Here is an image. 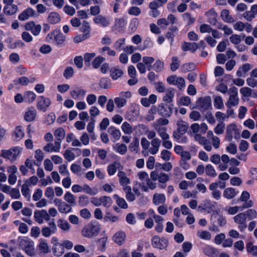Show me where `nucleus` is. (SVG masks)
<instances>
[{
  "label": "nucleus",
  "instance_id": "obj_1",
  "mask_svg": "<svg viewBox=\"0 0 257 257\" xmlns=\"http://www.w3.org/2000/svg\"><path fill=\"white\" fill-rule=\"evenodd\" d=\"M22 151V149L19 147H15L10 150H3L0 156L13 162L16 160Z\"/></svg>",
  "mask_w": 257,
  "mask_h": 257
},
{
  "label": "nucleus",
  "instance_id": "obj_2",
  "mask_svg": "<svg viewBox=\"0 0 257 257\" xmlns=\"http://www.w3.org/2000/svg\"><path fill=\"white\" fill-rule=\"evenodd\" d=\"M99 231L98 226L91 223L85 225L81 230L82 236L86 238H92L97 235Z\"/></svg>",
  "mask_w": 257,
  "mask_h": 257
},
{
  "label": "nucleus",
  "instance_id": "obj_3",
  "mask_svg": "<svg viewBox=\"0 0 257 257\" xmlns=\"http://www.w3.org/2000/svg\"><path fill=\"white\" fill-rule=\"evenodd\" d=\"M20 245L28 255L31 256L35 255L34 242L33 241L28 239H22L20 241Z\"/></svg>",
  "mask_w": 257,
  "mask_h": 257
},
{
  "label": "nucleus",
  "instance_id": "obj_4",
  "mask_svg": "<svg viewBox=\"0 0 257 257\" xmlns=\"http://www.w3.org/2000/svg\"><path fill=\"white\" fill-rule=\"evenodd\" d=\"M229 98L225 104L226 106L230 108L238 104L239 98L237 97V89L235 87H232L229 90Z\"/></svg>",
  "mask_w": 257,
  "mask_h": 257
},
{
  "label": "nucleus",
  "instance_id": "obj_5",
  "mask_svg": "<svg viewBox=\"0 0 257 257\" xmlns=\"http://www.w3.org/2000/svg\"><path fill=\"white\" fill-rule=\"evenodd\" d=\"M196 107L201 111H205L211 107V99L210 96L199 98L196 103Z\"/></svg>",
  "mask_w": 257,
  "mask_h": 257
},
{
  "label": "nucleus",
  "instance_id": "obj_6",
  "mask_svg": "<svg viewBox=\"0 0 257 257\" xmlns=\"http://www.w3.org/2000/svg\"><path fill=\"white\" fill-rule=\"evenodd\" d=\"M57 230V228L54 219H52L48 223V226L42 228L41 232L44 237H49L51 234L55 233Z\"/></svg>",
  "mask_w": 257,
  "mask_h": 257
},
{
  "label": "nucleus",
  "instance_id": "obj_7",
  "mask_svg": "<svg viewBox=\"0 0 257 257\" xmlns=\"http://www.w3.org/2000/svg\"><path fill=\"white\" fill-rule=\"evenodd\" d=\"M233 220L238 224V228L240 231H243L247 227L246 217L244 213L241 212L233 217Z\"/></svg>",
  "mask_w": 257,
  "mask_h": 257
},
{
  "label": "nucleus",
  "instance_id": "obj_8",
  "mask_svg": "<svg viewBox=\"0 0 257 257\" xmlns=\"http://www.w3.org/2000/svg\"><path fill=\"white\" fill-rule=\"evenodd\" d=\"M34 217L35 221L39 224H42L44 222V220L47 221L50 220L49 214L44 209L35 211Z\"/></svg>",
  "mask_w": 257,
  "mask_h": 257
},
{
  "label": "nucleus",
  "instance_id": "obj_9",
  "mask_svg": "<svg viewBox=\"0 0 257 257\" xmlns=\"http://www.w3.org/2000/svg\"><path fill=\"white\" fill-rule=\"evenodd\" d=\"M168 241L164 237L160 238L158 236H154L152 239V244L155 248L163 249L168 246Z\"/></svg>",
  "mask_w": 257,
  "mask_h": 257
},
{
  "label": "nucleus",
  "instance_id": "obj_10",
  "mask_svg": "<svg viewBox=\"0 0 257 257\" xmlns=\"http://www.w3.org/2000/svg\"><path fill=\"white\" fill-rule=\"evenodd\" d=\"M150 177L153 181L158 180L160 183H165L169 179V176L163 172H159L158 170H155L151 173Z\"/></svg>",
  "mask_w": 257,
  "mask_h": 257
},
{
  "label": "nucleus",
  "instance_id": "obj_11",
  "mask_svg": "<svg viewBox=\"0 0 257 257\" xmlns=\"http://www.w3.org/2000/svg\"><path fill=\"white\" fill-rule=\"evenodd\" d=\"M173 108L168 104H161L158 105L157 111L162 116L169 117L172 113Z\"/></svg>",
  "mask_w": 257,
  "mask_h": 257
},
{
  "label": "nucleus",
  "instance_id": "obj_12",
  "mask_svg": "<svg viewBox=\"0 0 257 257\" xmlns=\"http://www.w3.org/2000/svg\"><path fill=\"white\" fill-rule=\"evenodd\" d=\"M51 104V100L44 96H41L37 105V108L40 110L45 111L47 107Z\"/></svg>",
  "mask_w": 257,
  "mask_h": 257
},
{
  "label": "nucleus",
  "instance_id": "obj_13",
  "mask_svg": "<svg viewBox=\"0 0 257 257\" xmlns=\"http://www.w3.org/2000/svg\"><path fill=\"white\" fill-rule=\"evenodd\" d=\"M61 144L58 142H55L54 145L53 143H49L44 146L43 150L46 152H60Z\"/></svg>",
  "mask_w": 257,
  "mask_h": 257
},
{
  "label": "nucleus",
  "instance_id": "obj_14",
  "mask_svg": "<svg viewBox=\"0 0 257 257\" xmlns=\"http://www.w3.org/2000/svg\"><path fill=\"white\" fill-rule=\"evenodd\" d=\"M126 237L124 232L119 231L116 232L112 236L113 241L118 245H121L124 243Z\"/></svg>",
  "mask_w": 257,
  "mask_h": 257
},
{
  "label": "nucleus",
  "instance_id": "obj_15",
  "mask_svg": "<svg viewBox=\"0 0 257 257\" xmlns=\"http://www.w3.org/2000/svg\"><path fill=\"white\" fill-rule=\"evenodd\" d=\"M35 15V11L32 8H29L23 11L19 16L18 19L20 21H24L28 20L30 17Z\"/></svg>",
  "mask_w": 257,
  "mask_h": 257
},
{
  "label": "nucleus",
  "instance_id": "obj_16",
  "mask_svg": "<svg viewBox=\"0 0 257 257\" xmlns=\"http://www.w3.org/2000/svg\"><path fill=\"white\" fill-rule=\"evenodd\" d=\"M161 141L159 138H156L152 140L151 142L152 148L150 149L149 152L152 155H155L157 154L161 146Z\"/></svg>",
  "mask_w": 257,
  "mask_h": 257
},
{
  "label": "nucleus",
  "instance_id": "obj_17",
  "mask_svg": "<svg viewBox=\"0 0 257 257\" xmlns=\"http://www.w3.org/2000/svg\"><path fill=\"white\" fill-rule=\"evenodd\" d=\"M117 176L119 178V182L122 186V187L128 186V184H130L131 181L124 172L119 171L118 172Z\"/></svg>",
  "mask_w": 257,
  "mask_h": 257
},
{
  "label": "nucleus",
  "instance_id": "obj_18",
  "mask_svg": "<svg viewBox=\"0 0 257 257\" xmlns=\"http://www.w3.org/2000/svg\"><path fill=\"white\" fill-rule=\"evenodd\" d=\"M123 74V71L118 67H113L110 69V77L114 80L120 78Z\"/></svg>",
  "mask_w": 257,
  "mask_h": 257
},
{
  "label": "nucleus",
  "instance_id": "obj_19",
  "mask_svg": "<svg viewBox=\"0 0 257 257\" xmlns=\"http://www.w3.org/2000/svg\"><path fill=\"white\" fill-rule=\"evenodd\" d=\"M237 130L236 128V126L235 124H232L229 125L226 128V139L228 141H230L233 138V133H234L235 134H237L238 135V133L237 132Z\"/></svg>",
  "mask_w": 257,
  "mask_h": 257
},
{
  "label": "nucleus",
  "instance_id": "obj_20",
  "mask_svg": "<svg viewBox=\"0 0 257 257\" xmlns=\"http://www.w3.org/2000/svg\"><path fill=\"white\" fill-rule=\"evenodd\" d=\"M238 191L232 187L226 188L223 191V196L227 199H231L234 198L238 194Z\"/></svg>",
  "mask_w": 257,
  "mask_h": 257
},
{
  "label": "nucleus",
  "instance_id": "obj_21",
  "mask_svg": "<svg viewBox=\"0 0 257 257\" xmlns=\"http://www.w3.org/2000/svg\"><path fill=\"white\" fill-rule=\"evenodd\" d=\"M18 11V6L12 4L9 6H5L4 8V13L8 16H12L15 14Z\"/></svg>",
  "mask_w": 257,
  "mask_h": 257
},
{
  "label": "nucleus",
  "instance_id": "obj_22",
  "mask_svg": "<svg viewBox=\"0 0 257 257\" xmlns=\"http://www.w3.org/2000/svg\"><path fill=\"white\" fill-rule=\"evenodd\" d=\"M153 201L156 205L163 204L165 203L166 197L163 194L156 193L154 194Z\"/></svg>",
  "mask_w": 257,
  "mask_h": 257
},
{
  "label": "nucleus",
  "instance_id": "obj_23",
  "mask_svg": "<svg viewBox=\"0 0 257 257\" xmlns=\"http://www.w3.org/2000/svg\"><path fill=\"white\" fill-rule=\"evenodd\" d=\"M61 20V17L59 14L56 12H51L49 14L47 21L51 24H55Z\"/></svg>",
  "mask_w": 257,
  "mask_h": 257
},
{
  "label": "nucleus",
  "instance_id": "obj_24",
  "mask_svg": "<svg viewBox=\"0 0 257 257\" xmlns=\"http://www.w3.org/2000/svg\"><path fill=\"white\" fill-rule=\"evenodd\" d=\"M54 254L56 256H61L64 252V248L60 243H54L53 246Z\"/></svg>",
  "mask_w": 257,
  "mask_h": 257
},
{
  "label": "nucleus",
  "instance_id": "obj_25",
  "mask_svg": "<svg viewBox=\"0 0 257 257\" xmlns=\"http://www.w3.org/2000/svg\"><path fill=\"white\" fill-rule=\"evenodd\" d=\"M37 112L34 108L30 109L24 114V119L27 121H33L36 116Z\"/></svg>",
  "mask_w": 257,
  "mask_h": 257
},
{
  "label": "nucleus",
  "instance_id": "obj_26",
  "mask_svg": "<svg viewBox=\"0 0 257 257\" xmlns=\"http://www.w3.org/2000/svg\"><path fill=\"white\" fill-rule=\"evenodd\" d=\"M54 135L56 138L55 142H58L61 144V141L65 136V130L62 127L58 128L55 131Z\"/></svg>",
  "mask_w": 257,
  "mask_h": 257
},
{
  "label": "nucleus",
  "instance_id": "obj_27",
  "mask_svg": "<svg viewBox=\"0 0 257 257\" xmlns=\"http://www.w3.org/2000/svg\"><path fill=\"white\" fill-rule=\"evenodd\" d=\"M24 136V132L21 126H18L13 135V138L16 141H19Z\"/></svg>",
  "mask_w": 257,
  "mask_h": 257
},
{
  "label": "nucleus",
  "instance_id": "obj_28",
  "mask_svg": "<svg viewBox=\"0 0 257 257\" xmlns=\"http://www.w3.org/2000/svg\"><path fill=\"white\" fill-rule=\"evenodd\" d=\"M154 126L163 141L168 140L170 138L169 134L166 133V128L163 127L161 128L158 127V124H154Z\"/></svg>",
  "mask_w": 257,
  "mask_h": 257
},
{
  "label": "nucleus",
  "instance_id": "obj_29",
  "mask_svg": "<svg viewBox=\"0 0 257 257\" xmlns=\"http://www.w3.org/2000/svg\"><path fill=\"white\" fill-rule=\"evenodd\" d=\"M220 16L225 22L233 23L234 21L233 18L229 15V11L228 10H223L221 12Z\"/></svg>",
  "mask_w": 257,
  "mask_h": 257
},
{
  "label": "nucleus",
  "instance_id": "obj_30",
  "mask_svg": "<svg viewBox=\"0 0 257 257\" xmlns=\"http://www.w3.org/2000/svg\"><path fill=\"white\" fill-rule=\"evenodd\" d=\"M198 48V44L196 43L184 42L182 45V49L184 51L190 50L194 52Z\"/></svg>",
  "mask_w": 257,
  "mask_h": 257
},
{
  "label": "nucleus",
  "instance_id": "obj_31",
  "mask_svg": "<svg viewBox=\"0 0 257 257\" xmlns=\"http://www.w3.org/2000/svg\"><path fill=\"white\" fill-rule=\"evenodd\" d=\"M122 189L125 193V197L128 201L132 202L135 200L136 197L132 192L131 186L123 187H122Z\"/></svg>",
  "mask_w": 257,
  "mask_h": 257
},
{
  "label": "nucleus",
  "instance_id": "obj_32",
  "mask_svg": "<svg viewBox=\"0 0 257 257\" xmlns=\"http://www.w3.org/2000/svg\"><path fill=\"white\" fill-rule=\"evenodd\" d=\"M65 41V37L63 34L60 33L59 31L56 30V33L54 37V42L58 46H61L63 44Z\"/></svg>",
  "mask_w": 257,
  "mask_h": 257
},
{
  "label": "nucleus",
  "instance_id": "obj_33",
  "mask_svg": "<svg viewBox=\"0 0 257 257\" xmlns=\"http://www.w3.org/2000/svg\"><path fill=\"white\" fill-rule=\"evenodd\" d=\"M58 227L64 231L68 232L70 228V225L68 222L63 219H59L57 221Z\"/></svg>",
  "mask_w": 257,
  "mask_h": 257
},
{
  "label": "nucleus",
  "instance_id": "obj_34",
  "mask_svg": "<svg viewBox=\"0 0 257 257\" xmlns=\"http://www.w3.org/2000/svg\"><path fill=\"white\" fill-rule=\"evenodd\" d=\"M93 21L95 24H100L103 27H107L108 26L109 22L106 18L102 15H98V16L93 18Z\"/></svg>",
  "mask_w": 257,
  "mask_h": 257
},
{
  "label": "nucleus",
  "instance_id": "obj_35",
  "mask_svg": "<svg viewBox=\"0 0 257 257\" xmlns=\"http://www.w3.org/2000/svg\"><path fill=\"white\" fill-rule=\"evenodd\" d=\"M90 29L89 23L86 21H83L80 28V31L83 33V34L86 35V36L89 38L90 36Z\"/></svg>",
  "mask_w": 257,
  "mask_h": 257
},
{
  "label": "nucleus",
  "instance_id": "obj_36",
  "mask_svg": "<svg viewBox=\"0 0 257 257\" xmlns=\"http://www.w3.org/2000/svg\"><path fill=\"white\" fill-rule=\"evenodd\" d=\"M119 162H115L112 164L109 165L107 167V172L109 175H113L116 172L117 169L120 166Z\"/></svg>",
  "mask_w": 257,
  "mask_h": 257
},
{
  "label": "nucleus",
  "instance_id": "obj_37",
  "mask_svg": "<svg viewBox=\"0 0 257 257\" xmlns=\"http://www.w3.org/2000/svg\"><path fill=\"white\" fill-rule=\"evenodd\" d=\"M216 219L217 224L220 226H222L226 223L225 218L223 215L219 214H213L211 219Z\"/></svg>",
  "mask_w": 257,
  "mask_h": 257
},
{
  "label": "nucleus",
  "instance_id": "obj_38",
  "mask_svg": "<svg viewBox=\"0 0 257 257\" xmlns=\"http://www.w3.org/2000/svg\"><path fill=\"white\" fill-rule=\"evenodd\" d=\"M39 249L41 252L43 253H47L50 251L49 246L46 240H40Z\"/></svg>",
  "mask_w": 257,
  "mask_h": 257
},
{
  "label": "nucleus",
  "instance_id": "obj_39",
  "mask_svg": "<svg viewBox=\"0 0 257 257\" xmlns=\"http://www.w3.org/2000/svg\"><path fill=\"white\" fill-rule=\"evenodd\" d=\"M35 158L36 159L34 163L37 166H40L41 163L44 159V154L40 150H37L35 151Z\"/></svg>",
  "mask_w": 257,
  "mask_h": 257
},
{
  "label": "nucleus",
  "instance_id": "obj_40",
  "mask_svg": "<svg viewBox=\"0 0 257 257\" xmlns=\"http://www.w3.org/2000/svg\"><path fill=\"white\" fill-rule=\"evenodd\" d=\"M177 130L182 133L185 134L188 128V125L186 121L182 120H178L177 122Z\"/></svg>",
  "mask_w": 257,
  "mask_h": 257
},
{
  "label": "nucleus",
  "instance_id": "obj_41",
  "mask_svg": "<svg viewBox=\"0 0 257 257\" xmlns=\"http://www.w3.org/2000/svg\"><path fill=\"white\" fill-rule=\"evenodd\" d=\"M203 252L209 257H217L215 249L210 246L205 247L203 248Z\"/></svg>",
  "mask_w": 257,
  "mask_h": 257
},
{
  "label": "nucleus",
  "instance_id": "obj_42",
  "mask_svg": "<svg viewBox=\"0 0 257 257\" xmlns=\"http://www.w3.org/2000/svg\"><path fill=\"white\" fill-rule=\"evenodd\" d=\"M113 148L121 155H124L127 152V147L124 144H116L113 146Z\"/></svg>",
  "mask_w": 257,
  "mask_h": 257
},
{
  "label": "nucleus",
  "instance_id": "obj_43",
  "mask_svg": "<svg viewBox=\"0 0 257 257\" xmlns=\"http://www.w3.org/2000/svg\"><path fill=\"white\" fill-rule=\"evenodd\" d=\"M108 132L115 140H117L119 139L121 136V133L119 130H117L113 126H110L108 129Z\"/></svg>",
  "mask_w": 257,
  "mask_h": 257
},
{
  "label": "nucleus",
  "instance_id": "obj_44",
  "mask_svg": "<svg viewBox=\"0 0 257 257\" xmlns=\"http://www.w3.org/2000/svg\"><path fill=\"white\" fill-rule=\"evenodd\" d=\"M174 94V89L173 88H169L167 90L166 95L163 97V100L168 103L172 102Z\"/></svg>",
  "mask_w": 257,
  "mask_h": 257
},
{
  "label": "nucleus",
  "instance_id": "obj_45",
  "mask_svg": "<svg viewBox=\"0 0 257 257\" xmlns=\"http://www.w3.org/2000/svg\"><path fill=\"white\" fill-rule=\"evenodd\" d=\"M71 206L65 202L61 203L58 208L59 212L63 213H68L71 211Z\"/></svg>",
  "mask_w": 257,
  "mask_h": 257
},
{
  "label": "nucleus",
  "instance_id": "obj_46",
  "mask_svg": "<svg viewBox=\"0 0 257 257\" xmlns=\"http://www.w3.org/2000/svg\"><path fill=\"white\" fill-rule=\"evenodd\" d=\"M114 198L116 199L117 204L121 208L123 209H126L128 207L127 204L125 200L122 198L119 197L117 195L115 194Z\"/></svg>",
  "mask_w": 257,
  "mask_h": 257
},
{
  "label": "nucleus",
  "instance_id": "obj_47",
  "mask_svg": "<svg viewBox=\"0 0 257 257\" xmlns=\"http://www.w3.org/2000/svg\"><path fill=\"white\" fill-rule=\"evenodd\" d=\"M101 204L105 207H109L112 203V200L110 197L101 196L100 197Z\"/></svg>",
  "mask_w": 257,
  "mask_h": 257
},
{
  "label": "nucleus",
  "instance_id": "obj_48",
  "mask_svg": "<svg viewBox=\"0 0 257 257\" xmlns=\"http://www.w3.org/2000/svg\"><path fill=\"white\" fill-rule=\"evenodd\" d=\"M206 174L211 177H215L217 176V173L213 167L210 164H208L205 167Z\"/></svg>",
  "mask_w": 257,
  "mask_h": 257
},
{
  "label": "nucleus",
  "instance_id": "obj_49",
  "mask_svg": "<svg viewBox=\"0 0 257 257\" xmlns=\"http://www.w3.org/2000/svg\"><path fill=\"white\" fill-rule=\"evenodd\" d=\"M83 191L91 195H95L98 193V190L96 188H91L87 184H84L83 186Z\"/></svg>",
  "mask_w": 257,
  "mask_h": 257
},
{
  "label": "nucleus",
  "instance_id": "obj_50",
  "mask_svg": "<svg viewBox=\"0 0 257 257\" xmlns=\"http://www.w3.org/2000/svg\"><path fill=\"white\" fill-rule=\"evenodd\" d=\"M246 250L253 256H257V246L253 245L252 243L249 242L246 244Z\"/></svg>",
  "mask_w": 257,
  "mask_h": 257
},
{
  "label": "nucleus",
  "instance_id": "obj_51",
  "mask_svg": "<svg viewBox=\"0 0 257 257\" xmlns=\"http://www.w3.org/2000/svg\"><path fill=\"white\" fill-rule=\"evenodd\" d=\"M64 199L68 203L72 205L76 204V198L72 194H71L69 192H67L65 193L64 195Z\"/></svg>",
  "mask_w": 257,
  "mask_h": 257
},
{
  "label": "nucleus",
  "instance_id": "obj_52",
  "mask_svg": "<svg viewBox=\"0 0 257 257\" xmlns=\"http://www.w3.org/2000/svg\"><path fill=\"white\" fill-rule=\"evenodd\" d=\"M107 240V237L105 236L97 240L98 247L99 250L104 251L106 248V243Z\"/></svg>",
  "mask_w": 257,
  "mask_h": 257
},
{
  "label": "nucleus",
  "instance_id": "obj_53",
  "mask_svg": "<svg viewBox=\"0 0 257 257\" xmlns=\"http://www.w3.org/2000/svg\"><path fill=\"white\" fill-rule=\"evenodd\" d=\"M214 106L217 109H222L224 105L222 99L220 96H214Z\"/></svg>",
  "mask_w": 257,
  "mask_h": 257
},
{
  "label": "nucleus",
  "instance_id": "obj_54",
  "mask_svg": "<svg viewBox=\"0 0 257 257\" xmlns=\"http://www.w3.org/2000/svg\"><path fill=\"white\" fill-rule=\"evenodd\" d=\"M196 66L193 63L184 64L182 66V71L183 72H187L195 69Z\"/></svg>",
  "mask_w": 257,
  "mask_h": 257
},
{
  "label": "nucleus",
  "instance_id": "obj_55",
  "mask_svg": "<svg viewBox=\"0 0 257 257\" xmlns=\"http://www.w3.org/2000/svg\"><path fill=\"white\" fill-rule=\"evenodd\" d=\"M180 66V61L178 57H173L172 58V63L170 65V68L172 71H175Z\"/></svg>",
  "mask_w": 257,
  "mask_h": 257
},
{
  "label": "nucleus",
  "instance_id": "obj_56",
  "mask_svg": "<svg viewBox=\"0 0 257 257\" xmlns=\"http://www.w3.org/2000/svg\"><path fill=\"white\" fill-rule=\"evenodd\" d=\"M139 147V140L136 138L134 141L130 144L129 149L131 152H138V148Z\"/></svg>",
  "mask_w": 257,
  "mask_h": 257
},
{
  "label": "nucleus",
  "instance_id": "obj_57",
  "mask_svg": "<svg viewBox=\"0 0 257 257\" xmlns=\"http://www.w3.org/2000/svg\"><path fill=\"white\" fill-rule=\"evenodd\" d=\"M29 186L30 183L28 180H26L24 184L22 186L21 191L23 195L25 197H27L29 195Z\"/></svg>",
  "mask_w": 257,
  "mask_h": 257
},
{
  "label": "nucleus",
  "instance_id": "obj_58",
  "mask_svg": "<svg viewBox=\"0 0 257 257\" xmlns=\"http://www.w3.org/2000/svg\"><path fill=\"white\" fill-rule=\"evenodd\" d=\"M243 213L245 214L246 217H247L249 220H251L253 218H255L257 216L256 211L253 209H248L246 211L243 212Z\"/></svg>",
  "mask_w": 257,
  "mask_h": 257
},
{
  "label": "nucleus",
  "instance_id": "obj_59",
  "mask_svg": "<svg viewBox=\"0 0 257 257\" xmlns=\"http://www.w3.org/2000/svg\"><path fill=\"white\" fill-rule=\"evenodd\" d=\"M86 91L82 89L78 90H72L70 92L71 96L72 98L76 99L79 96H84L85 95Z\"/></svg>",
  "mask_w": 257,
  "mask_h": 257
},
{
  "label": "nucleus",
  "instance_id": "obj_60",
  "mask_svg": "<svg viewBox=\"0 0 257 257\" xmlns=\"http://www.w3.org/2000/svg\"><path fill=\"white\" fill-rule=\"evenodd\" d=\"M104 60L105 58H104L103 57L99 56L93 60L92 62V65L94 68H98L100 66V65L104 61Z\"/></svg>",
  "mask_w": 257,
  "mask_h": 257
},
{
  "label": "nucleus",
  "instance_id": "obj_61",
  "mask_svg": "<svg viewBox=\"0 0 257 257\" xmlns=\"http://www.w3.org/2000/svg\"><path fill=\"white\" fill-rule=\"evenodd\" d=\"M121 128L125 134L129 135L133 133V128L127 122H124L122 123Z\"/></svg>",
  "mask_w": 257,
  "mask_h": 257
},
{
  "label": "nucleus",
  "instance_id": "obj_62",
  "mask_svg": "<svg viewBox=\"0 0 257 257\" xmlns=\"http://www.w3.org/2000/svg\"><path fill=\"white\" fill-rule=\"evenodd\" d=\"M24 98L26 101L31 102L35 99L36 95L32 91H27L25 93Z\"/></svg>",
  "mask_w": 257,
  "mask_h": 257
},
{
  "label": "nucleus",
  "instance_id": "obj_63",
  "mask_svg": "<svg viewBox=\"0 0 257 257\" xmlns=\"http://www.w3.org/2000/svg\"><path fill=\"white\" fill-rule=\"evenodd\" d=\"M197 235L202 239L209 240L211 238V234L208 231H199L197 232Z\"/></svg>",
  "mask_w": 257,
  "mask_h": 257
},
{
  "label": "nucleus",
  "instance_id": "obj_64",
  "mask_svg": "<svg viewBox=\"0 0 257 257\" xmlns=\"http://www.w3.org/2000/svg\"><path fill=\"white\" fill-rule=\"evenodd\" d=\"M125 20L123 18H120L116 19L114 25V28L116 30H118L123 28L125 26Z\"/></svg>",
  "mask_w": 257,
  "mask_h": 257
}]
</instances>
